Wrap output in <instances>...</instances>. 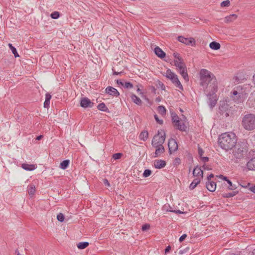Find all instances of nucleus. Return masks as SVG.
<instances>
[{"label":"nucleus","mask_w":255,"mask_h":255,"mask_svg":"<svg viewBox=\"0 0 255 255\" xmlns=\"http://www.w3.org/2000/svg\"><path fill=\"white\" fill-rule=\"evenodd\" d=\"M180 162H181V160L179 158H178V157L175 158V159H174V163L175 164L179 165L180 164Z\"/></svg>","instance_id":"6e6d98bb"},{"label":"nucleus","mask_w":255,"mask_h":255,"mask_svg":"<svg viewBox=\"0 0 255 255\" xmlns=\"http://www.w3.org/2000/svg\"><path fill=\"white\" fill-rule=\"evenodd\" d=\"M131 99L132 101L135 104L140 106L142 104V101L140 99L136 96L134 94H132L130 96Z\"/></svg>","instance_id":"4be33fe9"},{"label":"nucleus","mask_w":255,"mask_h":255,"mask_svg":"<svg viewBox=\"0 0 255 255\" xmlns=\"http://www.w3.org/2000/svg\"><path fill=\"white\" fill-rule=\"evenodd\" d=\"M242 126L247 130H254L255 129V115L253 114L245 115L242 119Z\"/></svg>","instance_id":"7ed1b4c3"},{"label":"nucleus","mask_w":255,"mask_h":255,"mask_svg":"<svg viewBox=\"0 0 255 255\" xmlns=\"http://www.w3.org/2000/svg\"><path fill=\"white\" fill-rule=\"evenodd\" d=\"M193 174L194 176H201L202 178L203 177V171L201 169L200 167H199L198 166H196L193 171Z\"/></svg>","instance_id":"aec40b11"},{"label":"nucleus","mask_w":255,"mask_h":255,"mask_svg":"<svg viewBox=\"0 0 255 255\" xmlns=\"http://www.w3.org/2000/svg\"><path fill=\"white\" fill-rule=\"evenodd\" d=\"M8 46L9 47V48L10 49V50H11L12 53L14 54V57L15 58L19 57V55L17 52L16 49L14 46H13L12 44L9 43L8 44Z\"/></svg>","instance_id":"c756f323"},{"label":"nucleus","mask_w":255,"mask_h":255,"mask_svg":"<svg viewBox=\"0 0 255 255\" xmlns=\"http://www.w3.org/2000/svg\"><path fill=\"white\" fill-rule=\"evenodd\" d=\"M206 186L209 191L214 192L216 188V183L214 181H207Z\"/></svg>","instance_id":"f3484780"},{"label":"nucleus","mask_w":255,"mask_h":255,"mask_svg":"<svg viewBox=\"0 0 255 255\" xmlns=\"http://www.w3.org/2000/svg\"><path fill=\"white\" fill-rule=\"evenodd\" d=\"M227 183L229 184V186H228V189L231 190H235L237 188V187L235 185H233L231 180H228Z\"/></svg>","instance_id":"e433bc0d"},{"label":"nucleus","mask_w":255,"mask_h":255,"mask_svg":"<svg viewBox=\"0 0 255 255\" xmlns=\"http://www.w3.org/2000/svg\"><path fill=\"white\" fill-rule=\"evenodd\" d=\"M209 46L212 49L217 50L220 48L221 45L218 42L213 41L210 43Z\"/></svg>","instance_id":"bb28decb"},{"label":"nucleus","mask_w":255,"mask_h":255,"mask_svg":"<svg viewBox=\"0 0 255 255\" xmlns=\"http://www.w3.org/2000/svg\"><path fill=\"white\" fill-rule=\"evenodd\" d=\"M50 101L45 100L44 103V107L48 108L49 107Z\"/></svg>","instance_id":"5fc2aeb1"},{"label":"nucleus","mask_w":255,"mask_h":255,"mask_svg":"<svg viewBox=\"0 0 255 255\" xmlns=\"http://www.w3.org/2000/svg\"><path fill=\"white\" fill-rule=\"evenodd\" d=\"M154 119H155L156 122L157 123H158L160 125H162L163 124V120H160L158 118V116L156 114H155L154 115Z\"/></svg>","instance_id":"a18cd8bd"},{"label":"nucleus","mask_w":255,"mask_h":255,"mask_svg":"<svg viewBox=\"0 0 255 255\" xmlns=\"http://www.w3.org/2000/svg\"><path fill=\"white\" fill-rule=\"evenodd\" d=\"M231 97L235 102L240 103L244 102L245 99V95L242 92H238L237 91L234 90L231 92Z\"/></svg>","instance_id":"6e6552de"},{"label":"nucleus","mask_w":255,"mask_h":255,"mask_svg":"<svg viewBox=\"0 0 255 255\" xmlns=\"http://www.w3.org/2000/svg\"><path fill=\"white\" fill-rule=\"evenodd\" d=\"M94 103L88 98H82L80 100V106L84 108H92Z\"/></svg>","instance_id":"ddd939ff"},{"label":"nucleus","mask_w":255,"mask_h":255,"mask_svg":"<svg viewBox=\"0 0 255 255\" xmlns=\"http://www.w3.org/2000/svg\"><path fill=\"white\" fill-rule=\"evenodd\" d=\"M157 87L160 88L162 90H165V86L164 84L160 81H158Z\"/></svg>","instance_id":"49530a36"},{"label":"nucleus","mask_w":255,"mask_h":255,"mask_svg":"<svg viewBox=\"0 0 255 255\" xmlns=\"http://www.w3.org/2000/svg\"><path fill=\"white\" fill-rule=\"evenodd\" d=\"M21 167L27 171H32L36 168L35 165L23 163L21 164Z\"/></svg>","instance_id":"412c9836"},{"label":"nucleus","mask_w":255,"mask_h":255,"mask_svg":"<svg viewBox=\"0 0 255 255\" xmlns=\"http://www.w3.org/2000/svg\"><path fill=\"white\" fill-rule=\"evenodd\" d=\"M200 182V179L198 178H196L193 180L189 186V189L193 190L197 186V185Z\"/></svg>","instance_id":"a878e982"},{"label":"nucleus","mask_w":255,"mask_h":255,"mask_svg":"<svg viewBox=\"0 0 255 255\" xmlns=\"http://www.w3.org/2000/svg\"><path fill=\"white\" fill-rule=\"evenodd\" d=\"M190 248L189 247H186L185 249L183 250H180L179 252V254L180 255H183L188 253Z\"/></svg>","instance_id":"37998d69"},{"label":"nucleus","mask_w":255,"mask_h":255,"mask_svg":"<svg viewBox=\"0 0 255 255\" xmlns=\"http://www.w3.org/2000/svg\"><path fill=\"white\" fill-rule=\"evenodd\" d=\"M150 89H151V92L152 93H153L154 94L156 93V89H155V88L154 86H151L150 87Z\"/></svg>","instance_id":"e2e57ef3"},{"label":"nucleus","mask_w":255,"mask_h":255,"mask_svg":"<svg viewBox=\"0 0 255 255\" xmlns=\"http://www.w3.org/2000/svg\"><path fill=\"white\" fill-rule=\"evenodd\" d=\"M104 183L108 186H110V183L107 179H104Z\"/></svg>","instance_id":"680f3d73"},{"label":"nucleus","mask_w":255,"mask_h":255,"mask_svg":"<svg viewBox=\"0 0 255 255\" xmlns=\"http://www.w3.org/2000/svg\"><path fill=\"white\" fill-rule=\"evenodd\" d=\"M198 150L199 155L200 157L201 158V157H202L204 151L203 150V149L199 145H198Z\"/></svg>","instance_id":"de8ad7c7"},{"label":"nucleus","mask_w":255,"mask_h":255,"mask_svg":"<svg viewBox=\"0 0 255 255\" xmlns=\"http://www.w3.org/2000/svg\"><path fill=\"white\" fill-rule=\"evenodd\" d=\"M253 81L254 85H255V74L253 76Z\"/></svg>","instance_id":"774afa93"},{"label":"nucleus","mask_w":255,"mask_h":255,"mask_svg":"<svg viewBox=\"0 0 255 255\" xmlns=\"http://www.w3.org/2000/svg\"><path fill=\"white\" fill-rule=\"evenodd\" d=\"M158 112L160 114H161L162 116H164L166 113V110L164 106H159L158 107Z\"/></svg>","instance_id":"2f4dec72"},{"label":"nucleus","mask_w":255,"mask_h":255,"mask_svg":"<svg viewBox=\"0 0 255 255\" xmlns=\"http://www.w3.org/2000/svg\"><path fill=\"white\" fill-rule=\"evenodd\" d=\"M173 62L174 65L177 67V70L183 77L185 81H188L189 77L187 73V67L184 62V60L180 61H177V60H174Z\"/></svg>","instance_id":"39448f33"},{"label":"nucleus","mask_w":255,"mask_h":255,"mask_svg":"<svg viewBox=\"0 0 255 255\" xmlns=\"http://www.w3.org/2000/svg\"><path fill=\"white\" fill-rule=\"evenodd\" d=\"M246 165L249 170H255V157L250 159Z\"/></svg>","instance_id":"a211bd4d"},{"label":"nucleus","mask_w":255,"mask_h":255,"mask_svg":"<svg viewBox=\"0 0 255 255\" xmlns=\"http://www.w3.org/2000/svg\"><path fill=\"white\" fill-rule=\"evenodd\" d=\"M89 246L88 242H80L77 244V247L79 249H84Z\"/></svg>","instance_id":"7c9ffc66"},{"label":"nucleus","mask_w":255,"mask_h":255,"mask_svg":"<svg viewBox=\"0 0 255 255\" xmlns=\"http://www.w3.org/2000/svg\"><path fill=\"white\" fill-rule=\"evenodd\" d=\"M219 178H221V179H222L223 180H225V181H226L227 182L228 178H227V177L226 176H224L222 175H220L219 176Z\"/></svg>","instance_id":"13d9d810"},{"label":"nucleus","mask_w":255,"mask_h":255,"mask_svg":"<svg viewBox=\"0 0 255 255\" xmlns=\"http://www.w3.org/2000/svg\"><path fill=\"white\" fill-rule=\"evenodd\" d=\"M220 147L226 150L232 149L237 143V139L235 134L232 132H227L219 136L218 139Z\"/></svg>","instance_id":"f257e3e1"},{"label":"nucleus","mask_w":255,"mask_h":255,"mask_svg":"<svg viewBox=\"0 0 255 255\" xmlns=\"http://www.w3.org/2000/svg\"><path fill=\"white\" fill-rule=\"evenodd\" d=\"M174 127L177 129L182 131H186L187 127L185 124L182 122L180 120H178L173 124Z\"/></svg>","instance_id":"2eb2a0df"},{"label":"nucleus","mask_w":255,"mask_h":255,"mask_svg":"<svg viewBox=\"0 0 255 255\" xmlns=\"http://www.w3.org/2000/svg\"><path fill=\"white\" fill-rule=\"evenodd\" d=\"M200 84L203 88H207L209 83L213 85L214 91L217 90V80L213 74L208 70L202 69L200 71Z\"/></svg>","instance_id":"f03ea898"},{"label":"nucleus","mask_w":255,"mask_h":255,"mask_svg":"<svg viewBox=\"0 0 255 255\" xmlns=\"http://www.w3.org/2000/svg\"><path fill=\"white\" fill-rule=\"evenodd\" d=\"M238 193V191H233L231 193H225L223 194V197L224 198L232 197L236 195Z\"/></svg>","instance_id":"72a5a7b5"},{"label":"nucleus","mask_w":255,"mask_h":255,"mask_svg":"<svg viewBox=\"0 0 255 255\" xmlns=\"http://www.w3.org/2000/svg\"><path fill=\"white\" fill-rule=\"evenodd\" d=\"M148 137V132L147 130L142 131L139 135L140 140L145 141Z\"/></svg>","instance_id":"393cba45"},{"label":"nucleus","mask_w":255,"mask_h":255,"mask_svg":"<svg viewBox=\"0 0 255 255\" xmlns=\"http://www.w3.org/2000/svg\"><path fill=\"white\" fill-rule=\"evenodd\" d=\"M97 108L100 111L103 112H109L108 108L106 107V106L104 103H101L99 104L97 106Z\"/></svg>","instance_id":"c85d7f7f"},{"label":"nucleus","mask_w":255,"mask_h":255,"mask_svg":"<svg viewBox=\"0 0 255 255\" xmlns=\"http://www.w3.org/2000/svg\"><path fill=\"white\" fill-rule=\"evenodd\" d=\"M161 98L160 97H158L155 99V101L156 102H160L161 101Z\"/></svg>","instance_id":"338daca9"},{"label":"nucleus","mask_w":255,"mask_h":255,"mask_svg":"<svg viewBox=\"0 0 255 255\" xmlns=\"http://www.w3.org/2000/svg\"><path fill=\"white\" fill-rule=\"evenodd\" d=\"M248 149V143L246 141H243L239 142L233 152L234 157L237 159L243 158L244 155L247 152Z\"/></svg>","instance_id":"20e7f679"},{"label":"nucleus","mask_w":255,"mask_h":255,"mask_svg":"<svg viewBox=\"0 0 255 255\" xmlns=\"http://www.w3.org/2000/svg\"><path fill=\"white\" fill-rule=\"evenodd\" d=\"M200 158H201L202 161L203 162H205V163L206 162H208L209 161V158L208 157L202 156Z\"/></svg>","instance_id":"864d4df0"},{"label":"nucleus","mask_w":255,"mask_h":255,"mask_svg":"<svg viewBox=\"0 0 255 255\" xmlns=\"http://www.w3.org/2000/svg\"><path fill=\"white\" fill-rule=\"evenodd\" d=\"M116 83L118 85H121L123 86H124V83L121 80H120V79H118V80H117L116 81Z\"/></svg>","instance_id":"4d7b16f0"},{"label":"nucleus","mask_w":255,"mask_h":255,"mask_svg":"<svg viewBox=\"0 0 255 255\" xmlns=\"http://www.w3.org/2000/svg\"><path fill=\"white\" fill-rule=\"evenodd\" d=\"M155 147L156 148L154 155L155 157L159 156L160 154L163 153L165 151L163 145L158 146Z\"/></svg>","instance_id":"5701e85b"},{"label":"nucleus","mask_w":255,"mask_h":255,"mask_svg":"<svg viewBox=\"0 0 255 255\" xmlns=\"http://www.w3.org/2000/svg\"><path fill=\"white\" fill-rule=\"evenodd\" d=\"M171 117H172V122L173 124H175L176 121L180 120L178 116L175 113H172L171 114Z\"/></svg>","instance_id":"c9c22d12"},{"label":"nucleus","mask_w":255,"mask_h":255,"mask_svg":"<svg viewBox=\"0 0 255 255\" xmlns=\"http://www.w3.org/2000/svg\"><path fill=\"white\" fill-rule=\"evenodd\" d=\"M70 163V160L66 159L61 162L60 164L59 167L62 169H66L69 166Z\"/></svg>","instance_id":"cd10ccee"},{"label":"nucleus","mask_w":255,"mask_h":255,"mask_svg":"<svg viewBox=\"0 0 255 255\" xmlns=\"http://www.w3.org/2000/svg\"><path fill=\"white\" fill-rule=\"evenodd\" d=\"M208 97V104L211 109H213L216 105L218 101V98L215 92H213L212 94H208L207 95Z\"/></svg>","instance_id":"9d476101"},{"label":"nucleus","mask_w":255,"mask_h":255,"mask_svg":"<svg viewBox=\"0 0 255 255\" xmlns=\"http://www.w3.org/2000/svg\"><path fill=\"white\" fill-rule=\"evenodd\" d=\"M155 54L159 58H163L166 56V53L158 46L154 48Z\"/></svg>","instance_id":"6ab92c4d"},{"label":"nucleus","mask_w":255,"mask_h":255,"mask_svg":"<svg viewBox=\"0 0 255 255\" xmlns=\"http://www.w3.org/2000/svg\"><path fill=\"white\" fill-rule=\"evenodd\" d=\"M165 76L170 79L172 83L181 90H183V87L178 79V76L172 72L170 69L166 71Z\"/></svg>","instance_id":"423d86ee"},{"label":"nucleus","mask_w":255,"mask_h":255,"mask_svg":"<svg viewBox=\"0 0 255 255\" xmlns=\"http://www.w3.org/2000/svg\"><path fill=\"white\" fill-rule=\"evenodd\" d=\"M166 165V162L163 160H155L154 161V166L156 169H161Z\"/></svg>","instance_id":"dca6fc26"},{"label":"nucleus","mask_w":255,"mask_h":255,"mask_svg":"<svg viewBox=\"0 0 255 255\" xmlns=\"http://www.w3.org/2000/svg\"><path fill=\"white\" fill-rule=\"evenodd\" d=\"M149 228H150V225L149 224H144L143 225H142L141 229L143 231H145L148 230L149 229Z\"/></svg>","instance_id":"09e8293b"},{"label":"nucleus","mask_w":255,"mask_h":255,"mask_svg":"<svg viewBox=\"0 0 255 255\" xmlns=\"http://www.w3.org/2000/svg\"><path fill=\"white\" fill-rule=\"evenodd\" d=\"M51 98V96L49 93H46L45 95V100L50 101Z\"/></svg>","instance_id":"603ef678"},{"label":"nucleus","mask_w":255,"mask_h":255,"mask_svg":"<svg viewBox=\"0 0 255 255\" xmlns=\"http://www.w3.org/2000/svg\"><path fill=\"white\" fill-rule=\"evenodd\" d=\"M50 16L53 19H58L60 17V13L58 11H54L51 13Z\"/></svg>","instance_id":"f704fd0d"},{"label":"nucleus","mask_w":255,"mask_h":255,"mask_svg":"<svg viewBox=\"0 0 255 255\" xmlns=\"http://www.w3.org/2000/svg\"><path fill=\"white\" fill-rule=\"evenodd\" d=\"M229 105L225 102H220V106L219 107V112L221 115H224L225 117H227L229 116L228 113Z\"/></svg>","instance_id":"9b49d317"},{"label":"nucleus","mask_w":255,"mask_h":255,"mask_svg":"<svg viewBox=\"0 0 255 255\" xmlns=\"http://www.w3.org/2000/svg\"><path fill=\"white\" fill-rule=\"evenodd\" d=\"M124 87L127 89L132 88L133 86V84L129 82H125L124 84Z\"/></svg>","instance_id":"ea45409f"},{"label":"nucleus","mask_w":255,"mask_h":255,"mask_svg":"<svg viewBox=\"0 0 255 255\" xmlns=\"http://www.w3.org/2000/svg\"><path fill=\"white\" fill-rule=\"evenodd\" d=\"M151 171L150 169H145L143 173L144 177H147L151 174Z\"/></svg>","instance_id":"a19ab883"},{"label":"nucleus","mask_w":255,"mask_h":255,"mask_svg":"<svg viewBox=\"0 0 255 255\" xmlns=\"http://www.w3.org/2000/svg\"><path fill=\"white\" fill-rule=\"evenodd\" d=\"M65 219L64 216L62 213H59L57 216V219L60 222H62L64 221Z\"/></svg>","instance_id":"58836bf2"},{"label":"nucleus","mask_w":255,"mask_h":255,"mask_svg":"<svg viewBox=\"0 0 255 255\" xmlns=\"http://www.w3.org/2000/svg\"><path fill=\"white\" fill-rule=\"evenodd\" d=\"M27 192L30 196H33L35 194V186L33 184H30L28 186Z\"/></svg>","instance_id":"b1692460"},{"label":"nucleus","mask_w":255,"mask_h":255,"mask_svg":"<svg viewBox=\"0 0 255 255\" xmlns=\"http://www.w3.org/2000/svg\"><path fill=\"white\" fill-rule=\"evenodd\" d=\"M168 148L170 154L172 152L176 151L178 149V144L176 140L175 139L171 138L168 140Z\"/></svg>","instance_id":"f8f14e48"},{"label":"nucleus","mask_w":255,"mask_h":255,"mask_svg":"<svg viewBox=\"0 0 255 255\" xmlns=\"http://www.w3.org/2000/svg\"><path fill=\"white\" fill-rule=\"evenodd\" d=\"M177 39L179 42L185 44L186 45H191L193 46L196 44L195 40L192 37L185 38L182 36H179L177 37Z\"/></svg>","instance_id":"1a4fd4ad"},{"label":"nucleus","mask_w":255,"mask_h":255,"mask_svg":"<svg viewBox=\"0 0 255 255\" xmlns=\"http://www.w3.org/2000/svg\"><path fill=\"white\" fill-rule=\"evenodd\" d=\"M161 132H162L163 134L159 135L161 132L158 131L157 134L153 137L151 142L152 146L156 147L163 145L162 144L164 143L165 140V132L164 130H161Z\"/></svg>","instance_id":"0eeeda50"},{"label":"nucleus","mask_w":255,"mask_h":255,"mask_svg":"<svg viewBox=\"0 0 255 255\" xmlns=\"http://www.w3.org/2000/svg\"><path fill=\"white\" fill-rule=\"evenodd\" d=\"M170 250H171V247L170 246H168L165 250V253L167 254V253H169V251H170Z\"/></svg>","instance_id":"052dcab7"},{"label":"nucleus","mask_w":255,"mask_h":255,"mask_svg":"<svg viewBox=\"0 0 255 255\" xmlns=\"http://www.w3.org/2000/svg\"><path fill=\"white\" fill-rule=\"evenodd\" d=\"M167 211H168V212H172V213H176V214H183V212L181 211L180 210H167Z\"/></svg>","instance_id":"8fccbe9b"},{"label":"nucleus","mask_w":255,"mask_h":255,"mask_svg":"<svg viewBox=\"0 0 255 255\" xmlns=\"http://www.w3.org/2000/svg\"><path fill=\"white\" fill-rule=\"evenodd\" d=\"M43 136L42 135H38L36 137V140H41L43 138Z\"/></svg>","instance_id":"69168bd1"},{"label":"nucleus","mask_w":255,"mask_h":255,"mask_svg":"<svg viewBox=\"0 0 255 255\" xmlns=\"http://www.w3.org/2000/svg\"><path fill=\"white\" fill-rule=\"evenodd\" d=\"M123 155L122 153H116L112 155V158H114L115 160H118L120 159L122 156Z\"/></svg>","instance_id":"4c0bfd02"},{"label":"nucleus","mask_w":255,"mask_h":255,"mask_svg":"<svg viewBox=\"0 0 255 255\" xmlns=\"http://www.w3.org/2000/svg\"><path fill=\"white\" fill-rule=\"evenodd\" d=\"M173 56L176 59L175 60H177V61H182L183 59L180 56V54L177 52L173 53Z\"/></svg>","instance_id":"79ce46f5"},{"label":"nucleus","mask_w":255,"mask_h":255,"mask_svg":"<svg viewBox=\"0 0 255 255\" xmlns=\"http://www.w3.org/2000/svg\"><path fill=\"white\" fill-rule=\"evenodd\" d=\"M105 92L107 94L116 97H118L120 95L118 91L116 88L111 86H108L106 88Z\"/></svg>","instance_id":"4468645a"},{"label":"nucleus","mask_w":255,"mask_h":255,"mask_svg":"<svg viewBox=\"0 0 255 255\" xmlns=\"http://www.w3.org/2000/svg\"><path fill=\"white\" fill-rule=\"evenodd\" d=\"M187 237V235L186 234H183L179 238V242H183L185 239Z\"/></svg>","instance_id":"3c124183"},{"label":"nucleus","mask_w":255,"mask_h":255,"mask_svg":"<svg viewBox=\"0 0 255 255\" xmlns=\"http://www.w3.org/2000/svg\"><path fill=\"white\" fill-rule=\"evenodd\" d=\"M230 4V1L229 0L223 1L221 3L222 7L229 6Z\"/></svg>","instance_id":"c03bdc74"},{"label":"nucleus","mask_w":255,"mask_h":255,"mask_svg":"<svg viewBox=\"0 0 255 255\" xmlns=\"http://www.w3.org/2000/svg\"><path fill=\"white\" fill-rule=\"evenodd\" d=\"M213 177H214V174L212 173L210 174L207 178V181H211V179Z\"/></svg>","instance_id":"bf43d9fd"},{"label":"nucleus","mask_w":255,"mask_h":255,"mask_svg":"<svg viewBox=\"0 0 255 255\" xmlns=\"http://www.w3.org/2000/svg\"><path fill=\"white\" fill-rule=\"evenodd\" d=\"M250 190L254 192V193H255V185L253 186H252L250 188Z\"/></svg>","instance_id":"0e129e2a"},{"label":"nucleus","mask_w":255,"mask_h":255,"mask_svg":"<svg viewBox=\"0 0 255 255\" xmlns=\"http://www.w3.org/2000/svg\"><path fill=\"white\" fill-rule=\"evenodd\" d=\"M237 15L236 14H231V15L226 16L225 17V18H226L227 22H231V21H233L234 20L236 19L237 18Z\"/></svg>","instance_id":"473e14b6"}]
</instances>
